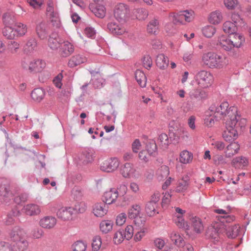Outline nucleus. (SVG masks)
Segmentation results:
<instances>
[{"label":"nucleus","mask_w":251,"mask_h":251,"mask_svg":"<svg viewBox=\"0 0 251 251\" xmlns=\"http://www.w3.org/2000/svg\"><path fill=\"white\" fill-rule=\"evenodd\" d=\"M247 121L245 118L226 119V129L223 133V137L226 142L234 141L238 137V129L244 128Z\"/></svg>","instance_id":"nucleus-1"},{"label":"nucleus","mask_w":251,"mask_h":251,"mask_svg":"<svg viewBox=\"0 0 251 251\" xmlns=\"http://www.w3.org/2000/svg\"><path fill=\"white\" fill-rule=\"evenodd\" d=\"M210 114H214L217 120L226 118V119L240 118V114L235 106L229 107L226 101L222 102L220 105H212L209 108Z\"/></svg>","instance_id":"nucleus-2"},{"label":"nucleus","mask_w":251,"mask_h":251,"mask_svg":"<svg viewBox=\"0 0 251 251\" xmlns=\"http://www.w3.org/2000/svg\"><path fill=\"white\" fill-rule=\"evenodd\" d=\"M202 63L207 67L212 69H222L229 63V60L225 55L209 51L202 54Z\"/></svg>","instance_id":"nucleus-3"},{"label":"nucleus","mask_w":251,"mask_h":251,"mask_svg":"<svg viewBox=\"0 0 251 251\" xmlns=\"http://www.w3.org/2000/svg\"><path fill=\"white\" fill-rule=\"evenodd\" d=\"M169 18L175 24L184 25L185 22H191L194 20L195 13L193 10H186L177 13H171Z\"/></svg>","instance_id":"nucleus-4"},{"label":"nucleus","mask_w":251,"mask_h":251,"mask_svg":"<svg viewBox=\"0 0 251 251\" xmlns=\"http://www.w3.org/2000/svg\"><path fill=\"white\" fill-rule=\"evenodd\" d=\"M226 226L218 221L215 222L206 230L207 237L217 241L218 239L225 236Z\"/></svg>","instance_id":"nucleus-5"},{"label":"nucleus","mask_w":251,"mask_h":251,"mask_svg":"<svg viewBox=\"0 0 251 251\" xmlns=\"http://www.w3.org/2000/svg\"><path fill=\"white\" fill-rule=\"evenodd\" d=\"M195 78L199 87L201 88L208 87L212 84L213 81L212 75L205 70L199 72L195 75Z\"/></svg>","instance_id":"nucleus-6"},{"label":"nucleus","mask_w":251,"mask_h":251,"mask_svg":"<svg viewBox=\"0 0 251 251\" xmlns=\"http://www.w3.org/2000/svg\"><path fill=\"white\" fill-rule=\"evenodd\" d=\"M23 68L30 73L41 72L46 67V62L42 60L37 59L30 61L29 63L24 60L22 63Z\"/></svg>","instance_id":"nucleus-7"},{"label":"nucleus","mask_w":251,"mask_h":251,"mask_svg":"<svg viewBox=\"0 0 251 251\" xmlns=\"http://www.w3.org/2000/svg\"><path fill=\"white\" fill-rule=\"evenodd\" d=\"M141 211V207L138 204H133L128 210V218L134 219V224L137 226H142L145 222L144 219L140 217Z\"/></svg>","instance_id":"nucleus-8"},{"label":"nucleus","mask_w":251,"mask_h":251,"mask_svg":"<svg viewBox=\"0 0 251 251\" xmlns=\"http://www.w3.org/2000/svg\"><path fill=\"white\" fill-rule=\"evenodd\" d=\"M120 173L126 178H133L137 179L140 176L139 172L134 167L132 164L130 163H125L121 168Z\"/></svg>","instance_id":"nucleus-9"},{"label":"nucleus","mask_w":251,"mask_h":251,"mask_svg":"<svg viewBox=\"0 0 251 251\" xmlns=\"http://www.w3.org/2000/svg\"><path fill=\"white\" fill-rule=\"evenodd\" d=\"M46 15L53 26L58 27L60 25V22L58 14L55 11L52 1H49L48 3Z\"/></svg>","instance_id":"nucleus-10"},{"label":"nucleus","mask_w":251,"mask_h":251,"mask_svg":"<svg viewBox=\"0 0 251 251\" xmlns=\"http://www.w3.org/2000/svg\"><path fill=\"white\" fill-rule=\"evenodd\" d=\"M120 162L115 157L103 161L100 164V169L104 172H112L116 170L119 167Z\"/></svg>","instance_id":"nucleus-11"},{"label":"nucleus","mask_w":251,"mask_h":251,"mask_svg":"<svg viewBox=\"0 0 251 251\" xmlns=\"http://www.w3.org/2000/svg\"><path fill=\"white\" fill-rule=\"evenodd\" d=\"M73 209L71 206H62L56 213L57 218L61 221L67 222L72 219Z\"/></svg>","instance_id":"nucleus-12"},{"label":"nucleus","mask_w":251,"mask_h":251,"mask_svg":"<svg viewBox=\"0 0 251 251\" xmlns=\"http://www.w3.org/2000/svg\"><path fill=\"white\" fill-rule=\"evenodd\" d=\"M129 14L128 6L124 3H119L114 8V16L118 20H125Z\"/></svg>","instance_id":"nucleus-13"},{"label":"nucleus","mask_w":251,"mask_h":251,"mask_svg":"<svg viewBox=\"0 0 251 251\" xmlns=\"http://www.w3.org/2000/svg\"><path fill=\"white\" fill-rule=\"evenodd\" d=\"M108 206L105 203L98 202L94 203L92 207V213L97 218H102L106 215Z\"/></svg>","instance_id":"nucleus-14"},{"label":"nucleus","mask_w":251,"mask_h":251,"mask_svg":"<svg viewBox=\"0 0 251 251\" xmlns=\"http://www.w3.org/2000/svg\"><path fill=\"white\" fill-rule=\"evenodd\" d=\"M11 241L15 242L17 241L26 238L25 231L18 226L14 227L9 233Z\"/></svg>","instance_id":"nucleus-15"},{"label":"nucleus","mask_w":251,"mask_h":251,"mask_svg":"<svg viewBox=\"0 0 251 251\" xmlns=\"http://www.w3.org/2000/svg\"><path fill=\"white\" fill-rule=\"evenodd\" d=\"M56 223V218L52 216H47L40 220L39 225L43 228L50 229L55 226Z\"/></svg>","instance_id":"nucleus-16"},{"label":"nucleus","mask_w":251,"mask_h":251,"mask_svg":"<svg viewBox=\"0 0 251 251\" xmlns=\"http://www.w3.org/2000/svg\"><path fill=\"white\" fill-rule=\"evenodd\" d=\"M217 45L226 51H229L233 49L229 36H228V37L224 35L219 36L217 41Z\"/></svg>","instance_id":"nucleus-17"},{"label":"nucleus","mask_w":251,"mask_h":251,"mask_svg":"<svg viewBox=\"0 0 251 251\" xmlns=\"http://www.w3.org/2000/svg\"><path fill=\"white\" fill-rule=\"evenodd\" d=\"M36 33L40 39H46L49 34V28L45 22H41L37 24Z\"/></svg>","instance_id":"nucleus-18"},{"label":"nucleus","mask_w":251,"mask_h":251,"mask_svg":"<svg viewBox=\"0 0 251 251\" xmlns=\"http://www.w3.org/2000/svg\"><path fill=\"white\" fill-rule=\"evenodd\" d=\"M229 36L231 40L233 49L234 48H240L243 45L245 41V38L242 34L236 32Z\"/></svg>","instance_id":"nucleus-19"},{"label":"nucleus","mask_w":251,"mask_h":251,"mask_svg":"<svg viewBox=\"0 0 251 251\" xmlns=\"http://www.w3.org/2000/svg\"><path fill=\"white\" fill-rule=\"evenodd\" d=\"M169 238L172 242L178 247H182L185 245V241L183 237L177 231H171L169 233Z\"/></svg>","instance_id":"nucleus-20"},{"label":"nucleus","mask_w":251,"mask_h":251,"mask_svg":"<svg viewBox=\"0 0 251 251\" xmlns=\"http://www.w3.org/2000/svg\"><path fill=\"white\" fill-rule=\"evenodd\" d=\"M118 194L117 193L116 189H111L109 191L105 192L103 195V201L108 204H111L115 201Z\"/></svg>","instance_id":"nucleus-21"},{"label":"nucleus","mask_w":251,"mask_h":251,"mask_svg":"<svg viewBox=\"0 0 251 251\" xmlns=\"http://www.w3.org/2000/svg\"><path fill=\"white\" fill-rule=\"evenodd\" d=\"M60 47L59 53L62 57H67L74 51L73 45L68 41L64 42Z\"/></svg>","instance_id":"nucleus-22"},{"label":"nucleus","mask_w":251,"mask_h":251,"mask_svg":"<svg viewBox=\"0 0 251 251\" xmlns=\"http://www.w3.org/2000/svg\"><path fill=\"white\" fill-rule=\"evenodd\" d=\"M240 149V145L237 142H232L229 144L225 151L226 157L230 158L238 153Z\"/></svg>","instance_id":"nucleus-23"},{"label":"nucleus","mask_w":251,"mask_h":251,"mask_svg":"<svg viewBox=\"0 0 251 251\" xmlns=\"http://www.w3.org/2000/svg\"><path fill=\"white\" fill-rule=\"evenodd\" d=\"M114 226V222L110 220H102L99 225L100 231L103 234H107L111 232Z\"/></svg>","instance_id":"nucleus-24"},{"label":"nucleus","mask_w":251,"mask_h":251,"mask_svg":"<svg viewBox=\"0 0 251 251\" xmlns=\"http://www.w3.org/2000/svg\"><path fill=\"white\" fill-rule=\"evenodd\" d=\"M107 28L113 34L122 35L126 32V29L122 25L115 22H111L107 25Z\"/></svg>","instance_id":"nucleus-25"},{"label":"nucleus","mask_w":251,"mask_h":251,"mask_svg":"<svg viewBox=\"0 0 251 251\" xmlns=\"http://www.w3.org/2000/svg\"><path fill=\"white\" fill-rule=\"evenodd\" d=\"M24 211L26 215L29 216L38 215L41 213L39 205L35 204H28L24 207Z\"/></svg>","instance_id":"nucleus-26"},{"label":"nucleus","mask_w":251,"mask_h":251,"mask_svg":"<svg viewBox=\"0 0 251 251\" xmlns=\"http://www.w3.org/2000/svg\"><path fill=\"white\" fill-rule=\"evenodd\" d=\"M226 232L225 235H226L229 238H235L240 232V226L238 225H235L233 226H229L228 225H226Z\"/></svg>","instance_id":"nucleus-27"},{"label":"nucleus","mask_w":251,"mask_h":251,"mask_svg":"<svg viewBox=\"0 0 251 251\" xmlns=\"http://www.w3.org/2000/svg\"><path fill=\"white\" fill-rule=\"evenodd\" d=\"M169 62L168 58L163 54H159L156 57V66L161 70L166 69L168 66Z\"/></svg>","instance_id":"nucleus-28"},{"label":"nucleus","mask_w":251,"mask_h":251,"mask_svg":"<svg viewBox=\"0 0 251 251\" xmlns=\"http://www.w3.org/2000/svg\"><path fill=\"white\" fill-rule=\"evenodd\" d=\"M191 222L193 231L194 233L199 234L203 231L204 226L201 219L195 217L192 218Z\"/></svg>","instance_id":"nucleus-29"},{"label":"nucleus","mask_w":251,"mask_h":251,"mask_svg":"<svg viewBox=\"0 0 251 251\" xmlns=\"http://www.w3.org/2000/svg\"><path fill=\"white\" fill-rule=\"evenodd\" d=\"M86 57L83 55L78 54L72 57L68 62V65L70 67L73 68L86 62Z\"/></svg>","instance_id":"nucleus-30"},{"label":"nucleus","mask_w":251,"mask_h":251,"mask_svg":"<svg viewBox=\"0 0 251 251\" xmlns=\"http://www.w3.org/2000/svg\"><path fill=\"white\" fill-rule=\"evenodd\" d=\"M90 9L92 12L98 18H103L105 16L106 9L102 5H91Z\"/></svg>","instance_id":"nucleus-31"},{"label":"nucleus","mask_w":251,"mask_h":251,"mask_svg":"<svg viewBox=\"0 0 251 251\" xmlns=\"http://www.w3.org/2000/svg\"><path fill=\"white\" fill-rule=\"evenodd\" d=\"M208 20L212 24H219L223 20V16L221 12L217 10L211 12L209 16Z\"/></svg>","instance_id":"nucleus-32"},{"label":"nucleus","mask_w":251,"mask_h":251,"mask_svg":"<svg viewBox=\"0 0 251 251\" xmlns=\"http://www.w3.org/2000/svg\"><path fill=\"white\" fill-rule=\"evenodd\" d=\"M147 30L150 34H156L159 31L158 20L156 19L151 20L147 25Z\"/></svg>","instance_id":"nucleus-33"},{"label":"nucleus","mask_w":251,"mask_h":251,"mask_svg":"<svg viewBox=\"0 0 251 251\" xmlns=\"http://www.w3.org/2000/svg\"><path fill=\"white\" fill-rule=\"evenodd\" d=\"M61 40L55 34H52L48 40V46L53 50H57L61 46Z\"/></svg>","instance_id":"nucleus-34"},{"label":"nucleus","mask_w":251,"mask_h":251,"mask_svg":"<svg viewBox=\"0 0 251 251\" xmlns=\"http://www.w3.org/2000/svg\"><path fill=\"white\" fill-rule=\"evenodd\" d=\"M189 181V177L187 175L183 176L182 179L178 182V185L176 188V192H183L187 190Z\"/></svg>","instance_id":"nucleus-35"},{"label":"nucleus","mask_w":251,"mask_h":251,"mask_svg":"<svg viewBox=\"0 0 251 251\" xmlns=\"http://www.w3.org/2000/svg\"><path fill=\"white\" fill-rule=\"evenodd\" d=\"M14 28L17 38L24 36L27 31V25L22 23H16Z\"/></svg>","instance_id":"nucleus-36"},{"label":"nucleus","mask_w":251,"mask_h":251,"mask_svg":"<svg viewBox=\"0 0 251 251\" xmlns=\"http://www.w3.org/2000/svg\"><path fill=\"white\" fill-rule=\"evenodd\" d=\"M174 222L176 225L179 228H183L187 235L192 233L190 231V226L185 222L183 217H177L174 218Z\"/></svg>","instance_id":"nucleus-37"},{"label":"nucleus","mask_w":251,"mask_h":251,"mask_svg":"<svg viewBox=\"0 0 251 251\" xmlns=\"http://www.w3.org/2000/svg\"><path fill=\"white\" fill-rule=\"evenodd\" d=\"M223 28L224 31L228 34L229 35L236 33L237 30L236 25L230 21H226L225 22L223 25Z\"/></svg>","instance_id":"nucleus-38"},{"label":"nucleus","mask_w":251,"mask_h":251,"mask_svg":"<svg viewBox=\"0 0 251 251\" xmlns=\"http://www.w3.org/2000/svg\"><path fill=\"white\" fill-rule=\"evenodd\" d=\"M20 215V212L17 209L11 210L4 219V223L6 225H11L15 222V218Z\"/></svg>","instance_id":"nucleus-39"},{"label":"nucleus","mask_w":251,"mask_h":251,"mask_svg":"<svg viewBox=\"0 0 251 251\" xmlns=\"http://www.w3.org/2000/svg\"><path fill=\"white\" fill-rule=\"evenodd\" d=\"M193 158L192 153L186 150H184L180 153L179 160L181 163L187 164L192 161Z\"/></svg>","instance_id":"nucleus-40"},{"label":"nucleus","mask_w":251,"mask_h":251,"mask_svg":"<svg viewBox=\"0 0 251 251\" xmlns=\"http://www.w3.org/2000/svg\"><path fill=\"white\" fill-rule=\"evenodd\" d=\"M45 94V91L42 89L36 88L32 91L31 97L34 101H40L44 99Z\"/></svg>","instance_id":"nucleus-41"},{"label":"nucleus","mask_w":251,"mask_h":251,"mask_svg":"<svg viewBox=\"0 0 251 251\" xmlns=\"http://www.w3.org/2000/svg\"><path fill=\"white\" fill-rule=\"evenodd\" d=\"M135 78L141 87H145L146 86L147 78L144 73L138 70L135 72Z\"/></svg>","instance_id":"nucleus-42"},{"label":"nucleus","mask_w":251,"mask_h":251,"mask_svg":"<svg viewBox=\"0 0 251 251\" xmlns=\"http://www.w3.org/2000/svg\"><path fill=\"white\" fill-rule=\"evenodd\" d=\"M15 31L14 28L12 27L11 26L6 25L5 26L3 30V34L8 39H14L17 38Z\"/></svg>","instance_id":"nucleus-43"},{"label":"nucleus","mask_w":251,"mask_h":251,"mask_svg":"<svg viewBox=\"0 0 251 251\" xmlns=\"http://www.w3.org/2000/svg\"><path fill=\"white\" fill-rule=\"evenodd\" d=\"M14 243V246L17 251H24L27 248L28 245L26 238L17 241Z\"/></svg>","instance_id":"nucleus-44"},{"label":"nucleus","mask_w":251,"mask_h":251,"mask_svg":"<svg viewBox=\"0 0 251 251\" xmlns=\"http://www.w3.org/2000/svg\"><path fill=\"white\" fill-rule=\"evenodd\" d=\"M87 208V203L84 201H80L76 203L73 209L76 213L82 214L86 211Z\"/></svg>","instance_id":"nucleus-45"},{"label":"nucleus","mask_w":251,"mask_h":251,"mask_svg":"<svg viewBox=\"0 0 251 251\" xmlns=\"http://www.w3.org/2000/svg\"><path fill=\"white\" fill-rule=\"evenodd\" d=\"M157 204L153 202L149 201L146 205L145 210L147 215L149 216H154L156 212V208Z\"/></svg>","instance_id":"nucleus-46"},{"label":"nucleus","mask_w":251,"mask_h":251,"mask_svg":"<svg viewBox=\"0 0 251 251\" xmlns=\"http://www.w3.org/2000/svg\"><path fill=\"white\" fill-rule=\"evenodd\" d=\"M87 244L81 241H77L72 245L73 251H86Z\"/></svg>","instance_id":"nucleus-47"},{"label":"nucleus","mask_w":251,"mask_h":251,"mask_svg":"<svg viewBox=\"0 0 251 251\" xmlns=\"http://www.w3.org/2000/svg\"><path fill=\"white\" fill-rule=\"evenodd\" d=\"M210 110L209 109L206 112V117L204 120V124L208 127L212 126L214 124V119H216L214 114H210Z\"/></svg>","instance_id":"nucleus-48"},{"label":"nucleus","mask_w":251,"mask_h":251,"mask_svg":"<svg viewBox=\"0 0 251 251\" xmlns=\"http://www.w3.org/2000/svg\"><path fill=\"white\" fill-rule=\"evenodd\" d=\"M102 244L101 238L99 236L93 237L92 242V248L93 251H98L101 247Z\"/></svg>","instance_id":"nucleus-49"},{"label":"nucleus","mask_w":251,"mask_h":251,"mask_svg":"<svg viewBox=\"0 0 251 251\" xmlns=\"http://www.w3.org/2000/svg\"><path fill=\"white\" fill-rule=\"evenodd\" d=\"M44 232L42 229L36 227L33 229L30 233L31 237L34 239H39L44 236Z\"/></svg>","instance_id":"nucleus-50"},{"label":"nucleus","mask_w":251,"mask_h":251,"mask_svg":"<svg viewBox=\"0 0 251 251\" xmlns=\"http://www.w3.org/2000/svg\"><path fill=\"white\" fill-rule=\"evenodd\" d=\"M203 35L207 38L211 37L215 33V28L211 25L204 27L202 30Z\"/></svg>","instance_id":"nucleus-51"},{"label":"nucleus","mask_w":251,"mask_h":251,"mask_svg":"<svg viewBox=\"0 0 251 251\" xmlns=\"http://www.w3.org/2000/svg\"><path fill=\"white\" fill-rule=\"evenodd\" d=\"M232 163L234 165L239 164V167H245L248 165V161L246 158L242 156H239L234 158L232 160Z\"/></svg>","instance_id":"nucleus-52"},{"label":"nucleus","mask_w":251,"mask_h":251,"mask_svg":"<svg viewBox=\"0 0 251 251\" xmlns=\"http://www.w3.org/2000/svg\"><path fill=\"white\" fill-rule=\"evenodd\" d=\"M169 175V169L166 166H161L157 171L158 177L160 179L167 177Z\"/></svg>","instance_id":"nucleus-53"},{"label":"nucleus","mask_w":251,"mask_h":251,"mask_svg":"<svg viewBox=\"0 0 251 251\" xmlns=\"http://www.w3.org/2000/svg\"><path fill=\"white\" fill-rule=\"evenodd\" d=\"M217 220L218 223H221L223 224L226 225L225 223H229L233 222L235 218L233 216L228 215L227 214L225 216H217Z\"/></svg>","instance_id":"nucleus-54"},{"label":"nucleus","mask_w":251,"mask_h":251,"mask_svg":"<svg viewBox=\"0 0 251 251\" xmlns=\"http://www.w3.org/2000/svg\"><path fill=\"white\" fill-rule=\"evenodd\" d=\"M135 16L139 20H144L148 16V12L147 10L143 8L136 10Z\"/></svg>","instance_id":"nucleus-55"},{"label":"nucleus","mask_w":251,"mask_h":251,"mask_svg":"<svg viewBox=\"0 0 251 251\" xmlns=\"http://www.w3.org/2000/svg\"><path fill=\"white\" fill-rule=\"evenodd\" d=\"M151 154L147 150H142L139 152L138 157L142 162H147L151 158Z\"/></svg>","instance_id":"nucleus-56"},{"label":"nucleus","mask_w":251,"mask_h":251,"mask_svg":"<svg viewBox=\"0 0 251 251\" xmlns=\"http://www.w3.org/2000/svg\"><path fill=\"white\" fill-rule=\"evenodd\" d=\"M140 227V230L137 232L134 236V240L136 242L140 241L143 237L145 235L146 228L144 227V224L142 226H138Z\"/></svg>","instance_id":"nucleus-57"},{"label":"nucleus","mask_w":251,"mask_h":251,"mask_svg":"<svg viewBox=\"0 0 251 251\" xmlns=\"http://www.w3.org/2000/svg\"><path fill=\"white\" fill-rule=\"evenodd\" d=\"M20 48V44L15 41H10L8 45V48L12 53H15L17 52Z\"/></svg>","instance_id":"nucleus-58"},{"label":"nucleus","mask_w":251,"mask_h":251,"mask_svg":"<svg viewBox=\"0 0 251 251\" xmlns=\"http://www.w3.org/2000/svg\"><path fill=\"white\" fill-rule=\"evenodd\" d=\"M37 47V42L35 39L30 38L26 42L25 49L28 51H32Z\"/></svg>","instance_id":"nucleus-59"},{"label":"nucleus","mask_w":251,"mask_h":251,"mask_svg":"<svg viewBox=\"0 0 251 251\" xmlns=\"http://www.w3.org/2000/svg\"><path fill=\"white\" fill-rule=\"evenodd\" d=\"M124 236L123 235V232L121 230L116 231L113 236V241L115 244L118 245L121 244L124 239Z\"/></svg>","instance_id":"nucleus-60"},{"label":"nucleus","mask_w":251,"mask_h":251,"mask_svg":"<svg viewBox=\"0 0 251 251\" xmlns=\"http://www.w3.org/2000/svg\"><path fill=\"white\" fill-rule=\"evenodd\" d=\"M134 228L132 226L127 225L125 229L124 237L129 240L132 238L133 235Z\"/></svg>","instance_id":"nucleus-61"},{"label":"nucleus","mask_w":251,"mask_h":251,"mask_svg":"<svg viewBox=\"0 0 251 251\" xmlns=\"http://www.w3.org/2000/svg\"><path fill=\"white\" fill-rule=\"evenodd\" d=\"M127 218L126 214L125 213H121L118 214L116 219V224L117 226H122L126 222Z\"/></svg>","instance_id":"nucleus-62"},{"label":"nucleus","mask_w":251,"mask_h":251,"mask_svg":"<svg viewBox=\"0 0 251 251\" xmlns=\"http://www.w3.org/2000/svg\"><path fill=\"white\" fill-rule=\"evenodd\" d=\"M0 196L3 197H11L12 193L9 187L0 185Z\"/></svg>","instance_id":"nucleus-63"},{"label":"nucleus","mask_w":251,"mask_h":251,"mask_svg":"<svg viewBox=\"0 0 251 251\" xmlns=\"http://www.w3.org/2000/svg\"><path fill=\"white\" fill-rule=\"evenodd\" d=\"M224 2L225 6L228 9H234L238 4L237 0H224Z\"/></svg>","instance_id":"nucleus-64"}]
</instances>
